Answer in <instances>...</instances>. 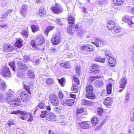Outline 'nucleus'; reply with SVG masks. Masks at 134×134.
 Listing matches in <instances>:
<instances>
[{
    "mask_svg": "<svg viewBox=\"0 0 134 134\" xmlns=\"http://www.w3.org/2000/svg\"><path fill=\"white\" fill-rule=\"evenodd\" d=\"M23 87L27 92L25 91L20 92L19 94L20 98L23 102H26L30 100L31 97L29 94H31V92L30 87L29 86L24 84L23 85Z\"/></svg>",
    "mask_w": 134,
    "mask_h": 134,
    "instance_id": "nucleus-1",
    "label": "nucleus"
},
{
    "mask_svg": "<svg viewBox=\"0 0 134 134\" xmlns=\"http://www.w3.org/2000/svg\"><path fill=\"white\" fill-rule=\"evenodd\" d=\"M0 75L3 77H10L12 76L10 69L7 66H3L0 70Z\"/></svg>",
    "mask_w": 134,
    "mask_h": 134,
    "instance_id": "nucleus-2",
    "label": "nucleus"
},
{
    "mask_svg": "<svg viewBox=\"0 0 134 134\" xmlns=\"http://www.w3.org/2000/svg\"><path fill=\"white\" fill-rule=\"evenodd\" d=\"M49 99L51 104L55 106H58L60 101L58 97L54 94H52L49 96Z\"/></svg>",
    "mask_w": 134,
    "mask_h": 134,
    "instance_id": "nucleus-3",
    "label": "nucleus"
},
{
    "mask_svg": "<svg viewBox=\"0 0 134 134\" xmlns=\"http://www.w3.org/2000/svg\"><path fill=\"white\" fill-rule=\"evenodd\" d=\"M51 9L53 12L56 14L62 13L64 10L62 6L57 3H55L54 6L51 7Z\"/></svg>",
    "mask_w": 134,
    "mask_h": 134,
    "instance_id": "nucleus-4",
    "label": "nucleus"
},
{
    "mask_svg": "<svg viewBox=\"0 0 134 134\" xmlns=\"http://www.w3.org/2000/svg\"><path fill=\"white\" fill-rule=\"evenodd\" d=\"M7 103L10 105L14 107H16L20 105L21 100L19 97H16L11 100H8Z\"/></svg>",
    "mask_w": 134,
    "mask_h": 134,
    "instance_id": "nucleus-5",
    "label": "nucleus"
},
{
    "mask_svg": "<svg viewBox=\"0 0 134 134\" xmlns=\"http://www.w3.org/2000/svg\"><path fill=\"white\" fill-rule=\"evenodd\" d=\"M45 40L44 36L41 34L37 35L35 39V41L38 46L43 45L45 43Z\"/></svg>",
    "mask_w": 134,
    "mask_h": 134,
    "instance_id": "nucleus-6",
    "label": "nucleus"
},
{
    "mask_svg": "<svg viewBox=\"0 0 134 134\" xmlns=\"http://www.w3.org/2000/svg\"><path fill=\"white\" fill-rule=\"evenodd\" d=\"M99 65L97 64H93L89 69L90 73H93L94 72L95 74L99 73V75H102V73L100 71V70L98 69L99 68Z\"/></svg>",
    "mask_w": 134,
    "mask_h": 134,
    "instance_id": "nucleus-7",
    "label": "nucleus"
},
{
    "mask_svg": "<svg viewBox=\"0 0 134 134\" xmlns=\"http://www.w3.org/2000/svg\"><path fill=\"white\" fill-rule=\"evenodd\" d=\"M51 42L52 44L55 45L59 44L61 42L60 35L58 34H55L51 39Z\"/></svg>",
    "mask_w": 134,
    "mask_h": 134,
    "instance_id": "nucleus-8",
    "label": "nucleus"
},
{
    "mask_svg": "<svg viewBox=\"0 0 134 134\" xmlns=\"http://www.w3.org/2000/svg\"><path fill=\"white\" fill-rule=\"evenodd\" d=\"M127 80L126 76H123L119 82V87L122 88L119 91L121 92L122 91L126 86Z\"/></svg>",
    "mask_w": 134,
    "mask_h": 134,
    "instance_id": "nucleus-9",
    "label": "nucleus"
},
{
    "mask_svg": "<svg viewBox=\"0 0 134 134\" xmlns=\"http://www.w3.org/2000/svg\"><path fill=\"white\" fill-rule=\"evenodd\" d=\"M91 125V122L89 121H82L78 124V126L82 129H89Z\"/></svg>",
    "mask_w": 134,
    "mask_h": 134,
    "instance_id": "nucleus-10",
    "label": "nucleus"
},
{
    "mask_svg": "<svg viewBox=\"0 0 134 134\" xmlns=\"http://www.w3.org/2000/svg\"><path fill=\"white\" fill-rule=\"evenodd\" d=\"M81 50L84 51L92 52L95 50V47L91 44H87L81 47Z\"/></svg>",
    "mask_w": 134,
    "mask_h": 134,
    "instance_id": "nucleus-11",
    "label": "nucleus"
},
{
    "mask_svg": "<svg viewBox=\"0 0 134 134\" xmlns=\"http://www.w3.org/2000/svg\"><path fill=\"white\" fill-rule=\"evenodd\" d=\"M3 50L4 51H7L11 52L14 51L15 49L14 47L8 43H6L3 46Z\"/></svg>",
    "mask_w": 134,
    "mask_h": 134,
    "instance_id": "nucleus-12",
    "label": "nucleus"
},
{
    "mask_svg": "<svg viewBox=\"0 0 134 134\" xmlns=\"http://www.w3.org/2000/svg\"><path fill=\"white\" fill-rule=\"evenodd\" d=\"M108 64L111 67H114L116 64V60L115 58L113 57L110 56L108 58Z\"/></svg>",
    "mask_w": 134,
    "mask_h": 134,
    "instance_id": "nucleus-13",
    "label": "nucleus"
},
{
    "mask_svg": "<svg viewBox=\"0 0 134 134\" xmlns=\"http://www.w3.org/2000/svg\"><path fill=\"white\" fill-rule=\"evenodd\" d=\"M113 102V98L111 97H108L104 100V104L108 107L111 106Z\"/></svg>",
    "mask_w": 134,
    "mask_h": 134,
    "instance_id": "nucleus-14",
    "label": "nucleus"
},
{
    "mask_svg": "<svg viewBox=\"0 0 134 134\" xmlns=\"http://www.w3.org/2000/svg\"><path fill=\"white\" fill-rule=\"evenodd\" d=\"M18 67L20 70H27L28 67L26 65L23 63L21 61H18L17 63Z\"/></svg>",
    "mask_w": 134,
    "mask_h": 134,
    "instance_id": "nucleus-15",
    "label": "nucleus"
},
{
    "mask_svg": "<svg viewBox=\"0 0 134 134\" xmlns=\"http://www.w3.org/2000/svg\"><path fill=\"white\" fill-rule=\"evenodd\" d=\"M27 6L24 4L20 9V13L22 16L25 17L27 14Z\"/></svg>",
    "mask_w": 134,
    "mask_h": 134,
    "instance_id": "nucleus-16",
    "label": "nucleus"
},
{
    "mask_svg": "<svg viewBox=\"0 0 134 134\" xmlns=\"http://www.w3.org/2000/svg\"><path fill=\"white\" fill-rule=\"evenodd\" d=\"M116 25L115 23L113 20H109L107 24V26L110 30H113Z\"/></svg>",
    "mask_w": 134,
    "mask_h": 134,
    "instance_id": "nucleus-17",
    "label": "nucleus"
},
{
    "mask_svg": "<svg viewBox=\"0 0 134 134\" xmlns=\"http://www.w3.org/2000/svg\"><path fill=\"white\" fill-rule=\"evenodd\" d=\"M19 113L21 115L20 118L23 120L26 119L28 117L29 114L26 111L20 110H19Z\"/></svg>",
    "mask_w": 134,
    "mask_h": 134,
    "instance_id": "nucleus-18",
    "label": "nucleus"
},
{
    "mask_svg": "<svg viewBox=\"0 0 134 134\" xmlns=\"http://www.w3.org/2000/svg\"><path fill=\"white\" fill-rule=\"evenodd\" d=\"M86 97L88 99L94 100L96 98V95L94 92L91 91L89 92H86Z\"/></svg>",
    "mask_w": 134,
    "mask_h": 134,
    "instance_id": "nucleus-19",
    "label": "nucleus"
},
{
    "mask_svg": "<svg viewBox=\"0 0 134 134\" xmlns=\"http://www.w3.org/2000/svg\"><path fill=\"white\" fill-rule=\"evenodd\" d=\"M23 40L21 38H17L14 43L15 46L18 48L20 49L23 46Z\"/></svg>",
    "mask_w": 134,
    "mask_h": 134,
    "instance_id": "nucleus-20",
    "label": "nucleus"
},
{
    "mask_svg": "<svg viewBox=\"0 0 134 134\" xmlns=\"http://www.w3.org/2000/svg\"><path fill=\"white\" fill-rule=\"evenodd\" d=\"M102 76L101 75H98L96 76H93V75H91L89 76L88 79V81L91 82H92L94 81L96 79H100L102 78Z\"/></svg>",
    "mask_w": 134,
    "mask_h": 134,
    "instance_id": "nucleus-21",
    "label": "nucleus"
},
{
    "mask_svg": "<svg viewBox=\"0 0 134 134\" xmlns=\"http://www.w3.org/2000/svg\"><path fill=\"white\" fill-rule=\"evenodd\" d=\"M94 41L92 40V43L94 44L97 47H99L101 44L103 43V41L102 40H100L98 38H94Z\"/></svg>",
    "mask_w": 134,
    "mask_h": 134,
    "instance_id": "nucleus-22",
    "label": "nucleus"
},
{
    "mask_svg": "<svg viewBox=\"0 0 134 134\" xmlns=\"http://www.w3.org/2000/svg\"><path fill=\"white\" fill-rule=\"evenodd\" d=\"M91 121L93 126H95L98 123L99 119L97 116H93L91 119Z\"/></svg>",
    "mask_w": 134,
    "mask_h": 134,
    "instance_id": "nucleus-23",
    "label": "nucleus"
},
{
    "mask_svg": "<svg viewBox=\"0 0 134 134\" xmlns=\"http://www.w3.org/2000/svg\"><path fill=\"white\" fill-rule=\"evenodd\" d=\"M123 30L122 28L116 24L113 30L116 33H121L123 32Z\"/></svg>",
    "mask_w": 134,
    "mask_h": 134,
    "instance_id": "nucleus-24",
    "label": "nucleus"
},
{
    "mask_svg": "<svg viewBox=\"0 0 134 134\" xmlns=\"http://www.w3.org/2000/svg\"><path fill=\"white\" fill-rule=\"evenodd\" d=\"M114 5L116 6H121L125 2L124 0H113Z\"/></svg>",
    "mask_w": 134,
    "mask_h": 134,
    "instance_id": "nucleus-25",
    "label": "nucleus"
},
{
    "mask_svg": "<svg viewBox=\"0 0 134 134\" xmlns=\"http://www.w3.org/2000/svg\"><path fill=\"white\" fill-rule=\"evenodd\" d=\"M13 92L11 90H9L8 91V92L5 94L6 99H7V101L9 100V99H11L13 96Z\"/></svg>",
    "mask_w": 134,
    "mask_h": 134,
    "instance_id": "nucleus-26",
    "label": "nucleus"
},
{
    "mask_svg": "<svg viewBox=\"0 0 134 134\" xmlns=\"http://www.w3.org/2000/svg\"><path fill=\"white\" fill-rule=\"evenodd\" d=\"M49 121L53 122L56 120V118L55 115L53 113H50L46 118Z\"/></svg>",
    "mask_w": 134,
    "mask_h": 134,
    "instance_id": "nucleus-27",
    "label": "nucleus"
},
{
    "mask_svg": "<svg viewBox=\"0 0 134 134\" xmlns=\"http://www.w3.org/2000/svg\"><path fill=\"white\" fill-rule=\"evenodd\" d=\"M97 112L98 114L100 116H103L106 114V112L104 110L100 107L97 108Z\"/></svg>",
    "mask_w": 134,
    "mask_h": 134,
    "instance_id": "nucleus-28",
    "label": "nucleus"
},
{
    "mask_svg": "<svg viewBox=\"0 0 134 134\" xmlns=\"http://www.w3.org/2000/svg\"><path fill=\"white\" fill-rule=\"evenodd\" d=\"M94 87L92 84L87 83L85 88V90L86 92H94Z\"/></svg>",
    "mask_w": 134,
    "mask_h": 134,
    "instance_id": "nucleus-29",
    "label": "nucleus"
},
{
    "mask_svg": "<svg viewBox=\"0 0 134 134\" xmlns=\"http://www.w3.org/2000/svg\"><path fill=\"white\" fill-rule=\"evenodd\" d=\"M104 83L103 81L100 80H97L94 82V85L97 88H100L103 86Z\"/></svg>",
    "mask_w": 134,
    "mask_h": 134,
    "instance_id": "nucleus-30",
    "label": "nucleus"
},
{
    "mask_svg": "<svg viewBox=\"0 0 134 134\" xmlns=\"http://www.w3.org/2000/svg\"><path fill=\"white\" fill-rule=\"evenodd\" d=\"M21 35L23 37L27 38L29 35V32L28 28L26 30L23 29L20 32Z\"/></svg>",
    "mask_w": 134,
    "mask_h": 134,
    "instance_id": "nucleus-31",
    "label": "nucleus"
},
{
    "mask_svg": "<svg viewBox=\"0 0 134 134\" xmlns=\"http://www.w3.org/2000/svg\"><path fill=\"white\" fill-rule=\"evenodd\" d=\"M75 100L71 99H68L65 100V103L69 107L73 105L75 102Z\"/></svg>",
    "mask_w": 134,
    "mask_h": 134,
    "instance_id": "nucleus-32",
    "label": "nucleus"
},
{
    "mask_svg": "<svg viewBox=\"0 0 134 134\" xmlns=\"http://www.w3.org/2000/svg\"><path fill=\"white\" fill-rule=\"evenodd\" d=\"M113 84L111 83H108L106 87V90L107 94H110L112 93Z\"/></svg>",
    "mask_w": 134,
    "mask_h": 134,
    "instance_id": "nucleus-33",
    "label": "nucleus"
},
{
    "mask_svg": "<svg viewBox=\"0 0 134 134\" xmlns=\"http://www.w3.org/2000/svg\"><path fill=\"white\" fill-rule=\"evenodd\" d=\"M57 79L58 82L62 87H64L65 86L66 82L64 77H63L60 79Z\"/></svg>",
    "mask_w": 134,
    "mask_h": 134,
    "instance_id": "nucleus-34",
    "label": "nucleus"
},
{
    "mask_svg": "<svg viewBox=\"0 0 134 134\" xmlns=\"http://www.w3.org/2000/svg\"><path fill=\"white\" fill-rule=\"evenodd\" d=\"M92 103V102L86 99H83L81 102V105H91Z\"/></svg>",
    "mask_w": 134,
    "mask_h": 134,
    "instance_id": "nucleus-35",
    "label": "nucleus"
},
{
    "mask_svg": "<svg viewBox=\"0 0 134 134\" xmlns=\"http://www.w3.org/2000/svg\"><path fill=\"white\" fill-rule=\"evenodd\" d=\"M71 89V90L73 91L74 93H77L79 91V87L77 85L75 84H73Z\"/></svg>",
    "mask_w": 134,
    "mask_h": 134,
    "instance_id": "nucleus-36",
    "label": "nucleus"
},
{
    "mask_svg": "<svg viewBox=\"0 0 134 134\" xmlns=\"http://www.w3.org/2000/svg\"><path fill=\"white\" fill-rule=\"evenodd\" d=\"M30 27L32 32L34 33L37 32L40 30V27L37 25H32Z\"/></svg>",
    "mask_w": 134,
    "mask_h": 134,
    "instance_id": "nucleus-37",
    "label": "nucleus"
},
{
    "mask_svg": "<svg viewBox=\"0 0 134 134\" xmlns=\"http://www.w3.org/2000/svg\"><path fill=\"white\" fill-rule=\"evenodd\" d=\"M68 21L69 24L74 25L75 24V19L71 15L69 16L68 18Z\"/></svg>",
    "mask_w": 134,
    "mask_h": 134,
    "instance_id": "nucleus-38",
    "label": "nucleus"
},
{
    "mask_svg": "<svg viewBox=\"0 0 134 134\" xmlns=\"http://www.w3.org/2000/svg\"><path fill=\"white\" fill-rule=\"evenodd\" d=\"M54 28L55 27L53 26H49L47 27L44 32V34L47 36H48L49 32L54 29Z\"/></svg>",
    "mask_w": 134,
    "mask_h": 134,
    "instance_id": "nucleus-39",
    "label": "nucleus"
},
{
    "mask_svg": "<svg viewBox=\"0 0 134 134\" xmlns=\"http://www.w3.org/2000/svg\"><path fill=\"white\" fill-rule=\"evenodd\" d=\"M46 14V11L44 8H42L40 9L39 14L41 16H43Z\"/></svg>",
    "mask_w": 134,
    "mask_h": 134,
    "instance_id": "nucleus-40",
    "label": "nucleus"
},
{
    "mask_svg": "<svg viewBox=\"0 0 134 134\" xmlns=\"http://www.w3.org/2000/svg\"><path fill=\"white\" fill-rule=\"evenodd\" d=\"M84 111V108L78 107L76 109V114L77 116H78L79 114L83 113Z\"/></svg>",
    "mask_w": 134,
    "mask_h": 134,
    "instance_id": "nucleus-41",
    "label": "nucleus"
},
{
    "mask_svg": "<svg viewBox=\"0 0 134 134\" xmlns=\"http://www.w3.org/2000/svg\"><path fill=\"white\" fill-rule=\"evenodd\" d=\"M30 43L31 45L33 48L37 50L40 49L38 47V46H37V44H36L35 41L34 40H32L31 41Z\"/></svg>",
    "mask_w": 134,
    "mask_h": 134,
    "instance_id": "nucleus-42",
    "label": "nucleus"
},
{
    "mask_svg": "<svg viewBox=\"0 0 134 134\" xmlns=\"http://www.w3.org/2000/svg\"><path fill=\"white\" fill-rule=\"evenodd\" d=\"M8 64L12 68L13 71L15 70V61L9 62L8 63Z\"/></svg>",
    "mask_w": 134,
    "mask_h": 134,
    "instance_id": "nucleus-43",
    "label": "nucleus"
},
{
    "mask_svg": "<svg viewBox=\"0 0 134 134\" xmlns=\"http://www.w3.org/2000/svg\"><path fill=\"white\" fill-rule=\"evenodd\" d=\"M27 76L30 79H35V75L34 73L30 71L27 72Z\"/></svg>",
    "mask_w": 134,
    "mask_h": 134,
    "instance_id": "nucleus-44",
    "label": "nucleus"
},
{
    "mask_svg": "<svg viewBox=\"0 0 134 134\" xmlns=\"http://www.w3.org/2000/svg\"><path fill=\"white\" fill-rule=\"evenodd\" d=\"M95 60L97 62L104 63L105 61V58H102L98 56L95 58Z\"/></svg>",
    "mask_w": 134,
    "mask_h": 134,
    "instance_id": "nucleus-45",
    "label": "nucleus"
},
{
    "mask_svg": "<svg viewBox=\"0 0 134 134\" xmlns=\"http://www.w3.org/2000/svg\"><path fill=\"white\" fill-rule=\"evenodd\" d=\"M124 20L126 23H127L129 25H131L134 24L131 19L129 18L126 17L124 18Z\"/></svg>",
    "mask_w": 134,
    "mask_h": 134,
    "instance_id": "nucleus-46",
    "label": "nucleus"
},
{
    "mask_svg": "<svg viewBox=\"0 0 134 134\" xmlns=\"http://www.w3.org/2000/svg\"><path fill=\"white\" fill-rule=\"evenodd\" d=\"M7 85L5 82H0V90H4L7 87Z\"/></svg>",
    "mask_w": 134,
    "mask_h": 134,
    "instance_id": "nucleus-47",
    "label": "nucleus"
},
{
    "mask_svg": "<svg viewBox=\"0 0 134 134\" xmlns=\"http://www.w3.org/2000/svg\"><path fill=\"white\" fill-rule=\"evenodd\" d=\"M54 83L53 79L51 78H48L46 81V83L48 86H51Z\"/></svg>",
    "mask_w": 134,
    "mask_h": 134,
    "instance_id": "nucleus-48",
    "label": "nucleus"
},
{
    "mask_svg": "<svg viewBox=\"0 0 134 134\" xmlns=\"http://www.w3.org/2000/svg\"><path fill=\"white\" fill-rule=\"evenodd\" d=\"M76 73L77 76L80 75L81 67L80 66H77L76 68Z\"/></svg>",
    "mask_w": 134,
    "mask_h": 134,
    "instance_id": "nucleus-49",
    "label": "nucleus"
},
{
    "mask_svg": "<svg viewBox=\"0 0 134 134\" xmlns=\"http://www.w3.org/2000/svg\"><path fill=\"white\" fill-rule=\"evenodd\" d=\"M48 115V112L46 110L42 111L41 112V114L40 115L41 118H46V116Z\"/></svg>",
    "mask_w": 134,
    "mask_h": 134,
    "instance_id": "nucleus-50",
    "label": "nucleus"
},
{
    "mask_svg": "<svg viewBox=\"0 0 134 134\" xmlns=\"http://www.w3.org/2000/svg\"><path fill=\"white\" fill-rule=\"evenodd\" d=\"M38 106L40 109H43L45 108L46 105L44 102L41 101L38 104Z\"/></svg>",
    "mask_w": 134,
    "mask_h": 134,
    "instance_id": "nucleus-51",
    "label": "nucleus"
},
{
    "mask_svg": "<svg viewBox=\"0 0 134 134\" xmlns=\"http://www.w3.org/2000/svg\"><path fill=\"white\" fill-rule=\"evenodd\" d=\"M72 25H70L67 28V31L71 35L73 34V32L72 30Z\"/></svg>",
    "mask_w": 134,
    "mask_h": 134,
    "instance_id": "nucleus-52",
    "label": "nucleus"
},
{
    "mask_svg": "<svg viewBox=\"0 0 134 134\" xmlns=\"http://www.w3.org/2000/svg\"><path fill=\"white\" fill-rule=\"evenodd\" d=\"M12 11V10L11 9H10L8 10L3 15V16L4 17H6Z\"/></svg>",
    "mask_w": 134,
    "mask_h": 134,
    "instance_id": "nucleus-53",
    "label": "nucleus"
},
{
    "mask_svg": "<svg viewBox=\"0 0 134 134\" xmlns=\"http://www.w3.org/2000/svg\"><path fill=\"white\" fill-rule=\"evenodd\" d=\"M30 60V58L28 56L24 55L23 57V60L24 62H28Z\"/></svg>",
    "mask_w": 134,
    "mask_h": 134,
    "instance_id": "nucleus-54",
    "label": "nucleus"
},
{
    "mask_svg": "<svg viewBox=\"0 0 134 134\" xmlns=\"http://www.w3.org/2000/svg\"><path fill=\"white\" fill-rule=\"evenodd\" d=\"M73 78L74 81L78 85H80V79L76 77L75 76H73Z\"/></svg>",
    "mask_w": 134,
    "mask_h": 134,
    "instance_id": "nucleus-55",
    "label": "nucleus"
},
{
    "mask_svg": "<svg viewBox=\"0 0 134 134\" xmlns=\"http://www.w3.org/2000/svg\"><path fill=\"white\" fill-rule=\"evenodd\" d=\"M65 68L66 69H69L71 68V64L68 62H65Z\"/></svg>",
    "mask_w": 134,
    "mask_h": 134,
    "instance_id": "nucleus-56",
    "label": "nucleus"
},
{
    "mask_svg": "<svg viewBox=\"0 0 134 134\" xmlns=\"http://www.w3.org/2000/svg\"><path fill=\"white\" fill-rule=\"evenodd\" d=\"M58 96L60 98L62 99L63 98L64 95L62 91H60L58 93Z\"/></svg>",
    "mask_w": 134,
    "mask_h": 134,
    "instance_id": "nucleus-57",
    "label": "nucleus"
},
{
    "mask_svg": "<svg viewBox=\"0 0 134 134\" xmlns=\"http://www.w3.org/2000/svg\"><path fill=\"white\" fill-rule=\"evenodd\" d=\"M55 109L56 111L58 113H60L62 111V108L61 107L59 106L56 108Z\"/></svg>",
    "mask_w": 134,
    "mask_h": 134,
    "instance_id": "nucleus-58",
    "label": "nucleus"
},
{
    "mask_svg": "<svg viewBox=\"0 0 134 134\" xmlns=\"http://www.w3.org/2000/svg\"><path fill=\"white\" fill-rule=\"evenodd\" d=\"M105 53L106 56H109V57L112 54L111 52L108 50H106L105 52Z\"/></svg>",
    "mask_w": 134,
    "mask_h": 134,
    "instance_id": "nucleus-59",
    "label": "nucleus"
},
{
    "mask_svg": "<svg viewBox=\"0 0 134 134\" xmlns=\"http://www.w3.org/2000/svg\"><path fill=\"white\" fill-rule=\"evenodd\" d=\"M29 117V118L28 119L27 121L29 122H31L33 119L32 115L30 114L29 113V115L28 117Z\"/></svg>",
    "mask_w": 134,
    "mask_h": 134,
    "instance_id": "nucleus-60",
    "label": "nucleus"
},
{
    "mask_svg": "<svg viewBox=\"0 0 134 134\" xmlns=\"http://www.w3.org/2000/svg\"><path fill=\"white\" fill-rule=\"evenodd\" d=\"M72 93H70V97L75 99L76 98V95Z\"/></svg>",
    "mask_w": 134,
    "mask_h": 134,
    "instance_id": "nucleus-61",
    "label": "nucleus"
},
{
    "mask_svg": "<svg viewBox=\"0 0 134 134\" xmlns=\"http://www.w3.org/2000/svg\"><path fill=\"white\" fill-rule=\"evenodd\" d=\"M19 110H17L16 111H13L11 112L10 113L11 114H14L15 115H17L19 113Z\"/></svg>",
    "mask_w": 134,
    "mask_h": 134,
    "instance_id": "nucleus-62",
    "label": "nucleus"
},
{
    "mask_svg": "<svg viewBox=\"0 0 134 134\" xmlns=\"http://www.w3.org/2000/svg\"><path fill=\"white\" fill-rule=\"evenodd\" d=\"M104 124V122H102L96 128V130H97L98 129H100Z\"/></svg>",
    "mask_w": 134,
    "mask_h": 134,
    "instance_id": "nucleus-63",
    "label": "nucleus"
},
{
    "mask_svg": "<svg viewBox=\"0 0 134 134\" xmlns=\"http://www.w3.org/2000/svg\"><path fill=\"white\" fill-rule=\"evenodd\" d=\"M55 22L59 25H62L61 21L59 19H57L56 20H55Z\"/></svg>",
    "mask_w": 134,
    "mask_h": 134,
    "instance_id": "nucleus-64",
    "label": "nucleus"
}]
</instances>
